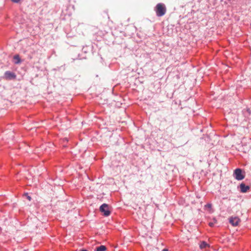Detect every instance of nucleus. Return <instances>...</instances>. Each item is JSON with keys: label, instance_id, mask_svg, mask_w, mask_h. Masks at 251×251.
<instances>
[{"label": "nucleus", "instance_id": "nucleus-1", "mask_svg": "<svg viewBox=\"0 0 251 251\" xmlns=\"http://www.w3.org/2000/svg\"><path fill=\"white\" fill-rule=\"evenodd\" d=\"M155 11L158 17H162L166 12V8L163 3H158L155 7Z\"/></svg>", "mask_w": 251, "mask_h": 251}, {"label": "nucleus", "instance_id": "nucleus-2", "mask_svg": "<svg viewBox=\"0 0 251 251\" xmlns=\"http://www.w3.org/2000/svg\"><path fill=\"white\" fill-rule=\"evenodd\" d=\"M100 210L104 216H108L111 213L108 205L106 203H103L100 206Z\"/></svg>", "mask_w": 251, "mask_h": 251}, {"label": "nucleus", "instance_id": "nucleus-3", "mask_svg": "<svg viewBox=\"0 0 251 251\" xmlns=\"http://www.w3.org/2000/svg\"><path fill=\"white\" fill-rule=\"evenodd\" d=\"M233 175L235 178L238 180H242L245 177V176L242 174V170L239 168L235 170Z\"/></svg>", "mask_w": 251, "mask_h": 251}, {"label": "nucleus", "instance_id": "nucleus-4", "mask_svg": "<svg viewBox=\"0 0 251 251\" xmlns=\"http://www.w3.org/2000/svg\"><path fill=\"white\" fill-rule=\"evenodd\" d=\"M240 221V219L237 217H231L229 219L230 223L233 226H238Z\"/></svg>", "mask_w": 251, "mask_h": 251}, {"label": "nucleus", "instance_id": "nucleus-5", "mask_svg": "<svg viewBox=\"0 0 251 251\" xmlns=\"http://www.w3.org/2000/svg\"><path fill=\"white\" fill-rule=\"evenodd\" d=\"M4 77L6 79H12L16 78V75L13 73L6 71L4 74Z\"/></svg>", "mask_w": 251, "mask_h": 251}, {"label": "nucleus", "instance_id": "nucleus-6", "mask_svg": "<svg viewBox=\"0 0 251 251\" xmlns=\"http://www.w3.org/2000/svg\"><path fill=\"white\" fill-rule=\"evenodd\" d=\"M240 191L242 193H246L249 189L250 186L248 185H246L244 183H242L240 185Z\"/></svg>", "mask_w": 251, "mask_h": 251}, {"label": "nucleus", "instance_id": "nucleus-7", "mask_svg": "<svg viewBox=\"0 0 251 251\" xmlns=\"http://www.w3.org/2000/svg\"><path fill=\"white\" fill-rule=\"evenodd\" d=\"M209 247V245L205 241H202L200 244V248L201 249H203Z\"/></svg>", "mask_w": 251, "mask_h": 251}, {"label": "nucleus", "instance_id": "nucleus-8", "mask_svg": "<svg viewBox=\"0 0 251 251\" xmlns=\"http://www.w3.org/2000/svg\"><path fill=\"white\" fill-rule=\"evenodd\" d=\"M106 248L105 246L101 245L96 248V251H105Z\"/></svg>", "mask_w": 251, "mask_h": 251}, {"label": "nucleus", "instance_id": "nucleus-9", "mask_svg": "<svg viewBox=\"0 0 251 251\" xmlns=\"http://www.w3.org/2000/svg\"><path fill=\"white\" fill-rule=\"evenodd\" d=\"M14 59L16 60V64H19L21 62V59L19 55H15L14 56Z\"/></svg>", "mask_w": 251, "mask_h": 251}, {"label": "nucleus", "instance_id": "nucleus-10", "mask_svg": "<svg viewBox=\"0 0 251 251\" xmlns=\"http://www.w3.org/2000/svg\"><path fill=\"white\" fill-rule=\"evenodd\" d=\"M217 223V220L215 219H213V222H210L209 223V225L210 226L212 227L213 226L215 223Z\"/></svg>", "mask_w": 251, "mask_h": 251}, {"label": "nucleus", "instance_id": "nucleus-11", "mask_svg": "<svg viewBox=\"0 0 251 251\" xmlns=\"http://www.w3.org/2000/svg\"><path fill=\"white\" fill-rule=\"evenodd\" d=\"M205 207H207L208 208H211V204H207L206 205H205Z\"/></svg>", "mask_w": 251, "mask_h": 251}, {"label": "nucleus", "instance_id": "nucleus-12", "mask_svg": "<svg viewBox=\"0 0 251 251\" xmlns=\"http://www.w3.org/2000/svg\"><path fill=\"white\" fill-rule=\"evenodd\" d=\"M12 1L14 2H16V3H18V2L20 1V0H11Z\"/></svg>", "mask_w": 251, "mask_h": 251}, {"label": "nucleus", "instance_id": "nucleus-13", "mask_svg": "<svg viewBox=\"0 0 251 251\" xmlns=\"http://www.w3.org/2000/svg\"><path fill=\"white\" fill-rule=\"evenodd\" d=\"M27 199H28L29 201H30V200H31V198L30 196H27Z\"/></svg>", "mask_w": 251, "mask_h": 251}, {"label": "nucleus", "instance_id": "nucleus-14", "mask_svg": "<svg viewBox=\"0 0 251 251\" xmlns=\"http://www.w3.org/2000/svg\"><path fill=\"white\" fill-rule=\"evenodd\" d=\"M162 251H168V250L167 249H164Z\"/></svg>", "mask_w": 251, "mask_h": 251}, {"label": "nucleus", "instance_id": "nucleus-15", "mask_svg": "<svg viewBox=\"0 0 251 251\" xmlns=\"http://www.w3.org/2000/svg\"><path fill=\"white\" fill-rule=\"evenodd\" d=\"M250 148H251V146H249L248 147V149H247V150H247L248 149H250Z\"/></svg>", "mask_w": 251, "mask_h": 251}, {"label": "nucleus", "instance_id": "nucleus-16", "mask_svg": "<svg viewBox=\"0 0 251 251\" xmlns=\"http://www.w3.org/2000/svg\"><path fill=\"white\" fill-rule=\"evenodd\" d=\"M87 251V250H81V251Z\"/></svg>", "mask_w": 251, "mask_h": 251}, {"label": "nucleus", "instance_id": "nucleus-17", "mask_svg": "<svg viewBox=\"0 0 251 251\" xmlns=\"http://www.w3.org/2000/svg\"><path fill=\"white\" fill-rule=\"evenodd\" d=\"M64 139L65 140V141H68V140L67 139V138H65Z\"/></svg>", "mask_w": 251, "mask_h": 251}]
</instances>
